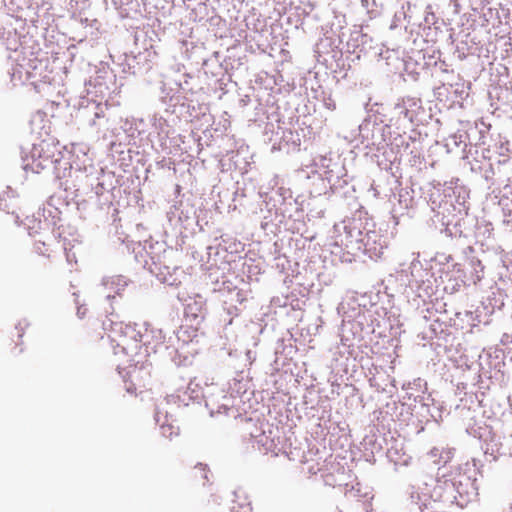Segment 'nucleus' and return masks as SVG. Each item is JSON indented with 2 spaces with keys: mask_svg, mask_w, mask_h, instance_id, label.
<instances>
[{
  "mask_svg": "<svg viewBox=\"0 0 512 512\" xmlns=\"http://www.w3.org/2000/svg\"><path fill=\"white\" fill-rule=\"evenodd\" d=\"M65 251H66V258H67V261L69 263H72V262H75L76 263V257H75V254H71L70 252L67 251V249L65 248Z\"/></svg>",
  "mask_w": 512,
  "mask_h": 512,
  "instance_id": "nucleus-18",
  "label": "nucleus"
},
{
  "mask_svg": "<svg viewBox=\"0 0 512 512\" xmlns=\"http://www.w3.org/2000/svg\"><path fill=\"white\" fill-rule=\"evenodd\" d=\"M472 472L474 470L466 465L465 468H456L436 478L423 476L411 488V503L420 512H428L437 501L464 507L477 495L476 479Z\"/></svg>",
  "mask_w": 512,
  "mask_h": 512,
  "instance_id": "nucleus-1",
  "label": "nucleus"
},
{
  "mask_svg": "<svg viewBox=\"0 0 512 512\" xmlns=\"http://www.w3.org/2000/svg\"><path fill=\"white\" fill-rule=\"evenodd\" d=\"M199 469H201L202 471H205V468L202 465H200Z\"/></svg>",
  "mask_w": 512,
  "mask_h": 512,
  "instance_id": "nucleus-26",
  "label": "nucleus"
},
{
  "mask_svg": "<svg viewBox=\"0 0 512 512\" xmlns=\"http://www.w3.org/2000/svg\"><path fill=\"white\" fill-rule=\"evenodd\" d=\"M510 512H512V503H511V506H510Z\"/></svg>",
  "mask_w": 512,
  "mask_h": 512,
  "instance_id": "nucleus-29",
  "label": "nucleus"
},
{
  "mask_svg": "<svg viewBox=\"0 0 512 512\" xmlns=\"http://www.w3.org/2000/svg\"><path fill=\"white\" fill-rule=\"evenodd\" d=\"M178 340L182 343L180 347L177 348L178 351L184 354L193 355L197 353L196 344L198 342L197 334H194L192 338L189 336L188 328H181L177 334Z\"/></svg>",
  "mask_w": 512,
  "mask_h": 512,
  "instance_id": "nucleus-9",
  "label": "nucleus"
},
{
  "mask_svg": "<svg viewBox=\"0 0 512 512\" xmlns=\"http://www.w3.org/2000/svg\"><path fill=\"white\" fill-rule=\"evenodd\" d=\"M24 169L33 173H40L42 170L53 169L60 177V171L66 170L69 165L64 161V152L58 142L52 139H44L33 144L29 153L23 158Z\"/></svg>",
  "mask_w": 512,
  "mask_h": 512,
  "instance_id": "nucleus-3",
  "label": "nucleus"
},
{
  "mask_svg": "<svg viewBox=\"0 0 512 512\" xmlns=\"http://www.w3.org/2000/svg\"><path fill=\"white\" fill-rule=\"evenodd\" d=\"M441 448L435 447L429 452L430 457L434 460H438L440 457Z\"/></svg>",
  "mask_w": 512,
  "mask_h": 512,
  "instance_id": "nucleus-17",
  "label": "nucleus"
},
{
  "mask_svg": "<svg viewBox=\"0 0 512 512\" xmlns=\"http://www.w3.org/2000/svg\"><path fill=\"white\" fill-rule=\"evenodd\" d=\"M143 329L141 356L147 357L164 346L165 335L161 329L151 327L148 323H143Z\"/></svg>",
  "mask_w": 512,
  "mask_h": 512,
  "instance_id": "nucleus-7",
  "label": "nucleus"
},
{
  "mask_svg": "<svg viewBox=\"0 0 512 512\" xmlns=\"http://www.w3.org/2000/svg\"><path fill=\"white\" fill-rule=\"evenodd\" d=\"M9 49H13V50H16L17 48L16 47H11V46H8Z\"/></svg>",
  "mask_w": 512,
  "mask_h": 512,
  "instance_id": "nucleus-27",
  "label": "nucleus"
},
{
  "mask_svg": "<svg viewBox=\"0 0 512 512\" xmlns=\"http://www.w3.org/2000/svg\"><path fill=\"white\" fill-rule=\"evenodd\" d=\"M117 369L119 370V374H122V369H126V367H122L120 364L117 366Z\"/></svg>",
  "mask_w": 512,
  "mask_h": 512,
  "instance_id": "nucleus-22",
  "label": "nucleus"
},
{
  "mask_svg": "<svg viewBox=\"0 0 512 512\" xmlns=\"http://www.w3.org/2000/svg\"><path fill=\"white\" fill-rule=\"evenodd\" d=\"M109 324L104 322V328L108 331V337L111 343H115L114 354L119 352L127 355L129 359V365H138L142 362L141 357V341L143 334V323L142 324H131L124 322H116L109 319Z\"/></svg>",
  "mask_w": 512,
  "mask_h": 512,
  "instance_id": "nucleus-2",
  "label": "nucleus"
},
{
  "mask_svg": "<svg viewBox=\"0 0 512 512\" xmlns=\"http://www.w3.org/2000/svg\"><path fill=\"white\" fill-rule=\"evenodd\" d=\"M156 422L160 424V428L162 431L163 436L165 437H171L173 434H177V428L174 427L172 424L165 422L160 423V413H156Z\"/></svg>",
  "mask_w": 512,
  "mask_h": 512,
  "instance_id": "nucleus-15",
  "label": "nucleus"
},
{
  "mask_svg": "<svg viewBox=\"0 0 512 512\" xmlns=\"http://www.w3.org/2000/svg\"><path fill=\"white\" fill-rule=\"evenodd\" d=\"M480 279H481V276L477 275V278H476V280H474V283H476L477 281H480Z\"/></svg>",
  "mask_w": 512,
  "mask_h": 512,
  "instance_id": "nucleus-24",
  "label": "nucleus"
},
{
  "mask_svg": "<svg viewBox=\"0 0 512 512\" xmlns=\"http://www.w3.org/2000/svg\"><path fill=\"white\" fill-rule=\"evenodd\" d=\"M453 457V451L449 448H441L440 457L438 460H434L435 464H446Z\"/></svg>",
  "mask_w": 512,
  "mask_h": 512,
  "instance_id": "nucleus-16",
  "label": "nucleus"
},
{
  "mask_svg": "<svg viewBox=\"0 0 512 512\" xmlns=\"http://www.w3.org/2000/svg\"><path fill=\"white\" fill-rule=\"evenodd\" d=\"M361 238L362 231L359 221L347 219L334 225L331 245L339 252L346 251L340 255L341 261H351V257L362 249Z\"/></svg>",
  "mask_w": 512,
  "mask_h": 512,
  "instance_id": "nucleus-4",
  "label": "nucleus"
},
{
  "mask_svg": "<svg viewBox=\"0 0 512 512\" xmlns=\"http://www.w3.org/2000/svg\"><path fill=\"white\" fill-rule=\"evenodd\" d=\"M326 106L331 110L335 109V104L332 102H326Z\"/></svg>",
  "mask_w": 512,
  "mask_h": 512,
  "instance_id": "nucleus-21",
  "label": "nucleus"
},
{
  "mask_svg": "<svg viewBox=\"0 0 512 512\" xmlns=\"http://www.w3.org/2000/svg\"><path fill=\"white\" fill-rule=\"evenodd\" d=\"M28 66H29V67H32L33 69H36V68H37V66L34 64V62H30V63H28Z\"/></svg>",
  "mask_w": 512,
  "mask_h": 512,
  "instance_id": "nucleus-23",
  "label": "nucleus"
},
{
  "mask_svg": "<svg viewBox=\"0 0 512 512\" xmlns=\"http://www.w3.org/2000/svg\"><path fill=\"white\" fill-rule=\"evenodd\" d=\"M331 252H332V254H338V251L332 250Z\"/></svg>",
  "mask_w": 512,
  "mask_h": 512,
  "instance_id": "nucleus-28",
  "label": "nucleus"
},
{
  "mask_svg": "<svg viewBox=\"0 0 512 512\" xmlns=\"http://www.w3.org/2000/svg\"><path fill=\"white\" fill-rule=\"evenodd\" d=\"M179 299L184 301V311L187 317L197 319L203 313V298L199 295L190 297L189 299H183L179 296Z\"/></svg>",
  "mask_w": 512,
  "mask_h": 512,
  "instance_id": "nucleus-11",
  "label": "nucleus"
},
{
  "mask_svg": "<svg viewBox=\"0 0 512 512\" xmlns=\"http://www.w3.org/2000/svg\"><path fill=\"white\" fill-rule=\"evenodd\" d=\"M412 106H417V102L413 99H408L407 101L403 100L402 103L396 105L395 110L399 116L412 122L415 116L414 112L409 108Z\"/></svg>",
  "mask_w": 512,
  "mask_h": 512,
  "instance_id": "nucleus-14",
  "label": "nucleus"
},
{
  "mask_svg": "<svg viewBox=\"0 0 512 512\" xmlns=\"http://www.w3.org/2000/svg\"><path fill=\"white\" fill-rule=\"evenodd\" d=\"M164 282L168 283L169 285H173V282H169L167 279H164Z\"/></svg>",
  "mask_w": 512,
  "mask_h": 512,
  "instance_id": "nucleus-25",
  "label": "nucleus"
},
{
  "mask_svg": "<svg viewBox=\"0 0 512 512\" xmlns=\"http://www.w3.org/2000/svg\"><path fill=\"white\" fill-rule=\"evenodd\" d=\"M86 313V309L82 310L80 307L77 309V315L79 318H83Z\"/></svg>",
  "mask_w": 512,
  "mask_h": 512,
  "instance_id": "nucleus-20",
  "label": "nucleus"
},
{
  "mask_svg": "<svg viewBox=\"0 0 512 512\" xmlns=\"http://www.w3.org/2000/svg\"><path fill=\"white\" fill-rule=\"evenodd\" d=\"M200 396L206 397V405L211 408V414L214 413H227L228 410L234 406L233 397L230 395H222V401L218 403V395L214 393H209V391L204 392L199 383L195 381H190L187 384L186 390L181 394L180 390H178L177 398L186 404L187 399H197Z\"/></svg>",
  "mask_w": 512,
  "mask_h": 512,
  "instance_id": "nucleus-5",
  "label": "nucleus"
},
{
  "mask_svg": "<svg viewBox=\"0 0 512 512\" xmlns=\"http://www.w3.org/2000/svg\"><path fill=\"white\" fill-rule=\"evenodd\" d=\"M255 444L257 448L263 453H274L276 454V449L278 446V440L272 435V431L269 432L263 431L259 435L255 436Z\"/></svg>",
  "mask_w": 512,
  "mask_h": 512,
  "instance_id": "nucleus-10",
  "label": "nucleus"
},
{
  "mask_svg": "<svg viewBox=\"0 0 512 512\" xmlns=\"http://www.w3.org/2000/svg\"><path fill=\"white\" fill-rule=\"evenodd\" d=\"M361 244V251L373 260L380 259L387 248L386 238L377 231H367L361 238Z\"/></svg>",
  "mask_w": 512,
  "mask_h": 512,
  "instance_id": "nucleus-6",
  "label": "nucleus"
},
{
  "mask_svg": "<svg viewBox=\"0 0 512 512\" xmlns=\"http://www.w3.org/2000/svg\"><path fill=\"white\" fill-rule=\"evenodd\" d=\"M128 282L123 276H112L104 278L102 286L105 289L107 299H112L115 294L120 295L121 292L127 287Z\"/></svg>",
  "mask_w": 512,
  "mask_h": 512,
  "instance_id": "nucleus-8",
  "label": "nucleus"
},
{
  "mask_svg": "<svg viewBox=\"0 0 512 512\" xmlns=\"http://www.w3.org/2000/svg\"><path fill=\"white\" fill-rule=\"evenodd\" d=\"M36 78V73L29 71L24 64H18L17 67L13 68L11 73V80L14 84L25 83L26 81Z\"/></svg>",
  "mask_w": 512,
  "mask_h": 512,
  "instance_id": "nucleus-13",
  "label": "nucleus"
},
{
  "mask_svg": "<svg viewBox=\"0 0 512 512\" xmlns=\"http://www.w3.org/2000/svg\"><path fill=\"white\" fill-rule=\"evenodd\" d=\"M221 292H227L225 303H230L231 305L241 304L246 299V293L237 286H233L229 281L223 282Z\"/></svg>",
  "mask_w": 512,
  "mask_h": 512,
  "instance_id": "nucleus-12",
  "label": "nucleus"
},
{
  "mask_svg": "<svg viewBox=\"0 0 512 512\" xmlns=\"http://www.w3.org/2000/svg\"><path fill=\"white\" fill-rule=\"evenodd\" d=\"M104 117V110L103 107L97 106V111L95 112V118Z\"/></svg>",
  "mask_w": 512,
  "mask_h": 512,
  "instance_id": "nucleus-19",
  "label": "nucleus"
}]
</instances>
